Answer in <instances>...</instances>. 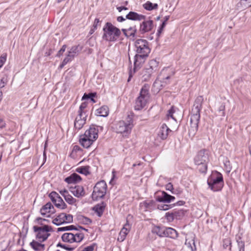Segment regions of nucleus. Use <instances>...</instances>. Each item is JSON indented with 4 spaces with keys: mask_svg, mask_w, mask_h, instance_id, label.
Instances as JSON below:
<instances>
[{
    "mask_svg": "<svg viewBox=\"0 0 251 251\" xmlns=\"http://www.w3.org/2000/svg\"><path fill=\"white\" fill-rule=\"evenodd\" d=\"M194 239V237L191 236L190 238H186L185 240V245L190 248L191 251H195L196 250Z\"/></svg>",
    "mask_w": 251,
    "mask_h": 251,
    "instance_id": "nucleus-29",
    "label": "nucleus"
},
{
    "mask_svg": "<svg viewBox=\"0 0 251 251\" xmlns=\"http://www.w3.org/2000/svg\"><path fill=\"white\" fill-rule=\"evenodd\" d=\"M95 247V244H93L89 246H88L85 248L81 251H93L94 250V248Z\"/></svg>",
    "mask_w": 251,
    "mask_h": 251,
    "instance_id": "nucleus-51",
    "label": "nucleus"
},
{
    "mask_svg": "<svg viewBox=\"0 0 251 251\" xmlns=\"http://www.w3.org/2000/svg\"><path fill=\"white\" fill-rule=\"evenodd\" d=\"M131 226L129 224L127 221L126 224L124 225L121 230L120 231L118 238V240L120 242H123L126 238V236L130 230Z\"/></svg>",
    "mask_w": 251,
    "mask_h": 251,
    "instance_id": "nucleus-16",
    "label": "nucleus"
},
{
    "mask_svg": "<svg viewBox=\"0 0 251 251\" xmlns=\"http://www.w3.org/2000/svg\"><path fill=\"white\" fill-rule=\"evenodd\" d=\"M79 50L78 46H73L68 51L67 55L65 58L68 59L69 62L71 61L78 54Z\"/></svg>",
    "mask_w": 251,
    "mask_h": 251,
    "instance_id": "nucleus-19",
    "label": "nucleus"
},
{
    "mask_svg": "<svg viewBox=\"0 0 251 251\" xmlns=\"http://www.w3.org/2000/svg\"><path fill=\"white\" fill-rule=\"evenodd\" d=\"M164 237H168L173 239H175L177 237V232L173 228L165 227Z\"/></svg>",
    "mask_w": 251,
    "mask_h": 251,
    "instance_id": "nucleus-24",
    "label": "nucleus"
},
{
    "mask_svg": "<svg viewBox=\"0 0 251 251\" xmlns=\"http://www.w3.org/2000/svg\"><path fill=\"white\" fill-rule=\"evenodd\" d=\"M74 242L79 243L84 238V234L81 233H74Z\"/></svg>",
    "mask_w": 251,
    "mask_h": 251,
    "instance_id": "nucleus-40",
    "label": "nucleus"
},
{
    "mask_svg": "<svg viewBox=\"0 0 251 251\" xmlns=\"http://www.w3.org/2000/svg\"><path fill=\"white\" fill-rule=\"evenodd\" d=\"M230 242L228 240H225L223 241V247L225 249H226L228 247L230 248Z\"/></svg>",
    "mask_w": 251,
    "mask_h": 251,
    "instance_id": "nucleus-53",
    "label": "nucleus"
},
{
    "mask_svg": "<svg viewBox=\"0 0 251 251\" xmlns=\"http://www.w3.org/2000/svg\"><path fill=\"white\" fill-rule=\"evenodd\" d=\"M238 9H244L251 6V0H241L237 4Z\"/></svg>",
    "mask_w": 251,
    "mask_h": 251,
    "instance_id": "nucleus-28",
    "label": "nucleus"
},
{
    "mask_svg": "<svg viewBox=\"0 0 251 251\" xmlns=\"http://www.w3.org/2000/svg\"><path fill=\"white\" fill-rule=\"evenodd\" d=\"M174 112H175V110L174 109V106H172L171 107V108L170 110H169L168 111V113L167 114V116L168 118L169 119L170 117L172 119L176 121V119L175 118V117L173 116V113Z\"/></svg>",
    "mask_w": 251,
    "mask_h": 251,
    "instance_id": "nucleus-46",
    "label": "nucleus"
},
{
    "mask_svg": "<svg viewBox=\"0 0 251 251\" xmlns=\"http://www.w3.org/2000/svg\"><path fill=\"white\" fill-rule=\"evenodd\" d=\"M203 102V98L201 96H198L195 100L190 115V127L189 130L190 134L195 135L198 129L200 111Z\"/></svg>",
    "mask_w": 251,
    "mask_h": 251,
    "instance_id": "nucleus-1",
    "label": "nucleus"
},
{
    "mask_svg": "<svg viewBox=\"0 0 251 251\" xmlns=\"http://www.w3.org/2000/svg\"><path fill=\"white\" fill-rule=\"evenodd\" d=\"M150 86L145 84L140 91V95L135 100L134 109L135 110H140L146 105L150 99Z\"/></svg>",
    "mask_w": 251,
    "mask_h": 251,
    "instance_id": "nucleus-5",
    "label": "nucleus"
},
{
    "mask_svg": "<svg viewBox=\"0 0 251 251\" xmlns=\"http://www.w3.org/2000/svg\"><path fill=\"white\" fill-rule=\"evenodd\" d=\"M171 207V205L168 204H161L158 206V208L161 210H167Z\"/></svg>",
    "mask_w": 251,
    "mask_h": 251,
    "instance_id": "nucleus-47",
    "label": "nucleus"
},
{
    "mask_svg": "<svg viewBox=\"0 0 251 251\" xmlns=\"http://www.w3.org/2000/svg\"><path fill=\"white\" fill-rule=\"evenodd\" d=\"M64 223H70L73 222V216L71 214H67L64 213Z\"/></svg>",
    "mask_w": 251,
    "mask_h": 251,
    "instance_id": "nucleus-42",
    "label": "nucleus"
},
{
    "mask_svg": "<svg viewBox=\"0 0 251 251\" xmlns=\"http://www.w3.org/2000/svg\"><path fill=\"white\" fill-rule=\"evenodd\" d=\"M165 86V83H162L161 81L157 78L153 84L152 90L157 94Z\"/></svg>",
    "mask_w": 251,
    "mask_h": 251,
    "instance_id": "nucleus-23",
    "label": "nucleus"
},
{
    "mask_svg": "<svg viewBox=\"0 0 251 251\" xmlns=\"http://www.w3.org/2000/svg\"><path fill=\"white\" fill-rule=\"evenodd\" d=\"M153 204L154 201H146L141 202L140 206L142 209L147 211L151 209Z\"/></svg>",
    "mask_w": 251,
    "mask_h": 251,
    "instance_id": "nucleus-27",
    "label": "nucleus"
},
{
    "mask_svg": "<svg viewBox=\"0 0 251 251\" xmlns=\"http://www.w3.org/2000/svg\"><path fill=\"white\" fill-rule=\"evenodd\" d=\"M100 21L99 19H97V18L95 19L94 24H93V27L94 28V29H96L97 28V27H98L99 24H100Z\"/></svg>",
    "mask_w": 251,
    "mask_h": 251,
    "instance_id": "nucleus-56",
    "label": "nucleus"
},
{
    "mask_svg": "<svg viewBox=\"0 0 251 251\" xmlns=\"http://www.w3.org/2000/svg\"><path fill=\"white\" fill-rule=\"evenodd\" d=\"M107 185L103 180L99 181L96 183L94 187L92 195V199L97 201L99 199L103 198L106 192Z\"/></svg>",
    "mask_w": 251,
    "mask_h": 251,
    "instance_id": "nucleus-9",
    "label": "nucleus"
},
{
    "mask_svg": "<svg viewBox=\"0 0 251 251\" xmlns=\"http://www.w3.org/2000/svg\"><path fill=\"white\" fill-rule=\"evenodd\" d=\"M174 214L173 212H167L165 214V217L169 222H172L175 219Z\"/></svg>",
    "mask_w": 251,
    "mask_h": 251,
    "instance_id": "nucleus-45",
    "label": "nucleus"
},
{
    "mask_svg": "<svg viewBox=\"0 0 251 251\" xmlns=\"http://www.w3.org/2000/svg\"><path fill=\"white\" fill-rule=\"evenodd\" d=\"M6 60V55L0 57V68L3 66Z\"/></svg>",
    "mask_w": 251,
    "mask_h": 251,
    "instance_id": "nucleus-52",
    "label": "nucleus"
},
{
    "mask_svg": "<svg viewBox=\"0 0 251 251\" xmlns=\"http://www.w3.org/2000/svg\"><path fill=\"white\" fill-rule=\"evenodd\" d=\"M149 42L144 39H138L135 43L136 49V54L149 55L151 50L149 48Z\"/></svg>",
    "mask_w": 251,
    "mask_h": 251,
    "instance_id": "nucleus-10",
    "label": "nucleus"
},
{
    "mask_svg": "<svg viewBox=\"0 0 251 251\" xmlns=\"http://www.w3.org/2000/svg\"><path fill=\"white\" fill-rule=\"evenodd\" d=\"M53 210L54 207L52 204L50 202H48L41 208L40 213L42 215L49 217L50 216V214H48L54 213Z\"/></svg>",
    "mask_w": 251,
    "mask_h": 251,
    "instance_id": "nucleus-14",
    "label": "nucleus"
},
{
    "mask_svg": "<svg viewBox=\"0 0 251 251\" xmlns=\"http://www.w3.org/2000/svg\"><path fill=\"white\" fill-rule=\"evenodd\" d=\"M152 74H153L149 71L148 69L145 68L142 71L141 74V78L143 81H148L151 77Z\"/></svg>",
    "mask_w": 251,
    "mask_h": 251,
    "instance_id": "nucleus-31",
    "label": "nucleus"
},
{
    "mask_svg": "<svg viewBox=\"0 0 251 251\" xmlns=\"http://www.w3.org/2000/svg\"><path fill=\"white\" fill-rule=\"evenodd\" d=\"M62 239L64 242L73 243L74 242V233H65L62 236Z\"/></svg>",
    "mask_w": 251,
    "mask_h": 251,
    "instance_id": "nucleus-30",
    "label": "nucleus"
},
{
    "mask_svg": "<svg viewBox=\"0 0 251 251\" xmlns=\"http://www.w3.org/2000/svg\"><path fill=\"white\" fill-rule=\"evenodd\" d=\"M105 205L103 203H102L100 204L96 205L94 208L93 209L95 211V212L97 214L98 216L100 217L104 210Z\"/></svg>",
    "mask_w": 251,
    "mask_h": 251,
    "instance_id": "nucleus-33",
    "label": "nucleus"
},
{
    "mask_svg": "<svg viewBox=\"0 0 251 251\" xmlns=\"http://www.w3.org/2000/svg\"><path fill=\"white\" fill-rule=\"evenodd\" d=\"M148 55H146L144 54H136L134 56V68L133 72L130 71L129 73V77L127 80V81L129 82L133 74L135 73V72L139 70L142 65L145 62L146 59H147Z\"/></svg>",
    "mask_w": 251,
    "mask_h": 251,
    "instance_id": "nucleus-11",
    "label": "nucleus"
},
{
    "mask_svg": "<svg viewBox=\"0 0 251 251\" xmlns=\"http://www.w3.org/2000/svg\"><path fill=\"white\" fill-rule=\"evenodd\" d=\"M57 247H60L68 251H73L76 248V247H70L68 246H65L64 245H62L60 243L57 245Z\"/></svg>",
    "mask_w": 251,
    "mask_h": 251,
    "instance_id": "nucleus-44",
    "label": "nucleus"
},
{
    "mask_svg": "<svg viewBox=\"0 0 251 251\" xmlns=\"http://www.w3.org/2000/svg\"><path fill=\"white\" fill-rule=\"evenodd\" d=\"M70 191L77 198H82L85 195L83 187L80 185H76L74 187L70 188Z\"/></svg>",
    "mask_w": 251,
    "mask_h": 251,
    "instance_id": "nucleus-17",
    "label": "nucleus"
},
{
    "mask_svg": "<svg viewBox=\"0 0 251 251\" xmlns=\"http://www.w3.org/2000/svg\"><path fill=\"white\" fill-rule=\"evenodd\" d=\"M122 31L126 36H132L134 37L135 35V33L137 31V29L135 25L131 26L128 27L127 29L123 28Z\"/></svg>",
    "mask_w": 251,
    "mask_h": 251,
    "instance_id": "nucleus-25",
    "label": "nucleus"
},
{
    "mask_svg": "<svg viewBox=\"0 0 251 251\" xmlns=\"http://www.w3.org/2000/svg\"><path fill=\"white\" fill-rule=\"evenodd\" d=\"M64 213H60L52 220V223L56 226H59L64 223Z\"/></svg>",
    "mask_w": 251,
    "mask_h": 251,
    "instance_id": "nucleus-35",
    "label": "nucleus"
},
{
    "mask_svg": "<svg viewBox=\"0 0 251 251\" xmlns=\"http://www.w3.org/2000/svg\"><path fill=\"white\" fill-rule=\"evenodd\" d=\"M165 227L155 226L153 228L152 231L160 237H164Z\"/></svg>",
    "mask_w": 251,
    "mask_h": 251,
    "instance_id": "nucleus-34",
    "label": "nucleus"
},
{
    "mask_svg": "<svg viewBox=\"0 0 251 251\" xmlns=\"http://www.w3.org/2000/svg\"><path fill=\"white\" fill-rule=\"evenodd\" d=\"M225 105L224 103H222L219 107L218 111L222 112V116L225 115Z\"/></svg>",
    "mask_w": 251,
    "mask_h": 251,
    "instance_id": "nucleus-55",
    "label": "nucleus"
},
{
    "mask_svg": "<svg viewBox=\"0 0 251 251\" xmlns=\"http://www.w3.org/2000/svg\"><path fill=\"white\" fill-rule=\"evenodd\" d=\"M207 184L213 191L216 192L221 190L224 186V181L222 174L218 173V176L216 177L213 176H211L207 179Z\"/></svg>",
    "mask_w": 251,
    "mask_h": 251,
    "instance_id": "nucleus-8",
    "label": "nucleus"
},
{
    "mask_svg": "<svg viewBox=\"0 0 251 251\" xmlns=\"http://www.w3.org/2000/svg\"><path fill=\"white\" fill-rule=\"evenodd\" d=\"M69 61L68 59L64 58L62 63L60 65V68H62L65 65H66Z\"/></svg>",
    "mask_w": 251,
    "mask_h": 251,
    "instance_id": "nucleus-61",
    "label": "nucleus"
},
{
    "mask_svg": "<svg viewBox=\"0 0 251 251\" xmlns=\"http://www.w3.org/2000/svg\"><path fill=\"white\" fill-rule=\"evenodd\" d=\"M66 47H67L66 45H63L61 49L58 51L56 56L58 57H60L61 55H62L63 53V52L65 51Z\"/></svg>",
    "mask_w": 251,
    "mask_h": 251,
    "instance_id": "nucleus-49",
    "label": "nucleus"
},
{
    "mask_svg": "<svg viewBox=\"0 0 251 251\" xmlns=\"http://www.w3.org/2000/svg\"><path fill=\"white\" fill-rule=\"evenodd\" d=\"M153 27V21L152 20H147L143 22L140 24L139 32L144 34L146 32L150 31Z\"/></svg>",
    "mask_w": 251,
    "mask_h": 251,
    "instance_id": "nucleus-13",
    "label": "nucleus"
},
{
    "mask_svg": "<svg viewBox=\"0 0 251 251\" xmlns=\"http://www.w3.org/2000/svg\"><path fill=\"white\" fill-rule=\"evenodd\" d=\"M126 18L133 21H141L145 19V16L135 12H130L126 15Z\"/></svg>",
    "mask_w": 251,
    "mask_h": 251,
    "instance_id": "nucleus-22",
    "label": "nucleus"
},
{
    "mask_svg": "<svg viewBox=\"0 0 251 251\" xmlns=\"http://www.w3.org/2000/svg\"><path fill=\"white\" fill-rule=\"evenodd\" d=\"M98 129L94 126H90L83 135L80 136L79 143L85 148H89L98 137Z\"/></svg>",
    "mask_w": 251,
    "mask_h": 251,
    "instance_id": "nucleus-2",
    "label": "nucleus"
},
{
    "mask_svg": "<svg viewBox=\"0 0 251 251\" xmlns=\"http://www.w3.org/2000/svg\"><path fill=\"white\" fill-rule=\"evenodd\" d=\"M126 19L122 16H119L117 18V20L119 22H122L125 21Z\"/></svg>",
    "mask_w": 251,
    "mask_h": 251,
    "instance_id": "nucleus-64",
    "label": "nucleus"
},
{
    "mask_svg": "<svg viewBox=\"0 0 251 251\" xmlns=\"http://www.w3.org/2000/svg\"><path fill=\"white\" fill-rule=\"evenodd\" d=\"M102 39L108 42H115L120 37V30L111 23L107 22L103 28Z\"/></svg>",
    "mask_w": 251,
    "mask_h": 251,
    "instance_id": "nucleus-3",
    "label": "nucleus"
},
{
    "mask_svg": "<svg viewBox=\"0 0 251 251\" xmlns=\"http://www.w3.org/2000/svg\"><path fill=\"white\" fill-rule=\"evenodd\" d=\"M49 197L56 207L61 209H65L67 207L66 204L56 192H51L49 195Z\"/></svg>",
    "mask_w": 251,
    "mask_h": 251,
    "instance_id": "nucleus-12",
    "label": "nucleus"
},
{
    "mask_svg": "<svg viewBox=\"0 0 251 251\" xmlns=\"http://www.w3.org/2000/svg\"><path fill=\"white\" fill-rule=\"evenodd\" d=\"M166 25V21H164L161 25H160L159 28L158 29L157 31V34L158 36H159L160 34L161 33L162 30H163L164 27H165Z\"/></svg>",
    "mask_w": 251,
    "mask_h": 251,
    "instance_id": "nucleus-50",
    "label": "nucleus"
},
{
    "mask_svg": "<svg viewBox=\"0 0 251 251\" xmlns=\"http://www.w3.org/2000/svg\"><path fill=\"white\" fill-rule=\"evenodd\" d=\"M68 230H69V226H68L59 227L57 229L58 231H68Z\"/></svg>",
    "mask_w": 251,
    "mask_h": 251,
    "instance_id": "nucleus-60",
    "label": "nucleus"
},
{
    "mask_svg": "<svg viewBox=\"0 0 251 251\" xmlns=\"http://www.w3.org/2000/svg\"><path fill=\"white\" fill-rule=\"evenodd\" d=\"M174 75V73L173 72H171L169 75L166 76H164V77L162 78V80H160L162 82V83H165V86L170 84V78Z\"/></svg>",
    "mask_w": 251,
    "mask_h": 251,
    "instance_id": "nucleus-39",
    "label": "nucleus"
},
{
    "mask_svg": "<svg viewBox=\"0 0 251 251\" xmlns=\"http://www.w3.org/2000/svg\"><path fill=\"white\" fill-rule=\"evenodd\" d=\"M143 6L146 10L149 11L157 9L158 7L157 3H152L149 1H148L144 3Z\"/></svg>",
    "mask_w": 251,
    "mask_h": 251,
    "instance_id": "nucleus-32",
    "label": "nucleus"
},
{
    "mask_svg": "<svg viewBox=\"0 0 251 251\" xmlns=\"http://www.w3.org/2000/svg\"><path fill=\"white\" fill-rule=\"evenodd\" d=\"M133 127V119L130 116H128L125 121H120L116 124L115 129L117 133L126 136L131 132Z\"/></svg>",
    "mask_w": 251,
    "mask_h": 251,
    "instance_id": "nucleus-6",
    "label": "nucleus"
},
{
    "mask_svg": "<svg viewBox=\"0 0 251 251\" xmlns=\"http://www.w3.org/2000/svg\"><path fill=\"white\" fill-rule=\"evenodd\" d=\"M87 106V103L84 102H82L79 106V110L78 111V114L83 115L86 114L85 108Z\"/></svg>",
    "mask_w": 251,
    "mask_h": 251,
    "instance_id": "nucleus-41",
    "label": "nucleus"
},
{
    "mask_svg": "<svg viewBox=\"0 0 251 251\" xmlns=\"http://www.w3.org/2000/svg\"><path fill=\"white\" fill-rule=\"evenodd\" d=\"M109 109L107 106L104 105L97 110V112L100 116L106 117L108 115Z\"/></svg>",
    "mask_w": 251,
    "mask_h": 251,
    "instance_id": "nucleus-36",
    "label": "nucleus"
},
{
    "mask_svg": "<svg viewBox=\"0 0 251 251\" xmlns=\"http://www.w3.org/2000/svg\"><path fill=\"white\" fill-rule=\"evenodd\" d=\"M59 193L63 197H64V196H66L69 194V192L68 191V190H67L65 189L60 190Z\"/></svg>",
    "mask_w": 251,
    "mask_h": 251,
    "instance_id": "nucleus-58",
    "label": "nucleus"
},
{
    "mask_svg": "<svg viewBox=\"0 0 251 251\" xmlns=\"http://www.w3.org/2000/svg\"><path fill=\"white\" fill-rule=\"evenodd\" d=\"M173 213H175V214H174V217L175 219H177L178 217L180 216V214L182 213V212H181V211H174V212H173Z\"/></svg>",
    "mask_w": 251,
    "mask_h": 251,
    "instance_id": "nucleus-62",
    "label": "nucleus"
},
{
    "mask_svg": "<svg viewBox=\"0 0 251 251\" xmlns=\"http://www.w3.org/2000/svg\"><path fill=\"white\" fill-rule=\"evenodd\" d=\"M158 62L155 60L152 59L149 61L148 65L146 68L153 74L158 70Z\"/></svg>",
    "mask_w": 251,
    "mask_h": 251,
    "instance_id": "nucleus-26",
    "label": "nucleus"
},
{
    "mask_svg": "<svg viewBox=\"0 0 251 251\" xmlns=\"http://www.w3.org/2000/svg\"><path fill=\"white\" fill-rule=\"evenodd\" d=\"M171 130L165 124H163L158 132V137L162 140H165L167 139L169 132H171Z\"/></svg>",
    "mask_w": 251,
    "mask_h": 251,
    "instance_id": "nucleus-18",
    "label": "nucleus"
},
{
    "mask_svg": "<svg viewBox=\"0 0 251 251\" xmlns=\"http://www.w3.org/2000/svg\"><path fill=\"white\" fill-rule=\"evenodd\" d=\"M65 200L67 202H68L69 204H74L76 201V199L74 198L71 195L67 194L64 197Z\"/></svg>",
    "mask_w": 251,
    "mask_h": 251,
    "instance_id": "nucleus-38",
    "label": "nucleus"
},
{
    "mask_svg": "<svg viewBox=\"0 0 251 251\" xmlns=\"http://www.w3.org/2000/svg\"><path fill=\"white\" fill-rule=\"evenodd\" d=\"M208 161V151L205 149L200 151L194 158V162L198 166L199 172L201 173L206 172Z\"/></svg>",
    "mask_w": 251,
    "mask_h": 251,
    "instance_id": "nucleus-4",
    "label": "nucleus"
},
{
    "mask_svg": "<svg viewBox=\"0 0 251 251\" xmlns=\"http://www.w3.org/2000/svg\"><path fill=\"white\" fill-rule=\"evenodd\" d=\"M89 168L90 167L88 166L79 167L76 169V172L86 176L90 174Z\"/></svg>",
    "mask_w": 251,
    "mask_h": 251,
    "instance_id": "nucleus-37",
    "label": "nucleus"
},
{
    "mask_svg": "<svg viewBox=\"0 0 251 251\" xmlns=\"http://www.w3.org/2000/svg\"><path fill=\"white\" fill-rule=\"evenodd\" d=\"M33 229L36 233V239L40 242L46 241L50 235L49 232L52 231L51 227L48 225L41 226H34Z\"/></svg>",
    "mask_w": 251,
    "mask_h": 251,
    "instance_id": "nucleus-7",
    "label": "nucleus"
},
{
    "mask_svg": "<svg viewBox=\"0 0 251 251\" xmlns=\"http://www.w3.org/2000/svg\"><path fill=\"white\" fill-rule=\"evenodd\" d=\"M86 118L87 115L86 114H83V115L78 114L74 123L75 128L78 129L81 128L85 124Z\"/></svg>",
    "mask_w": 251,
    "mask_h": 251,
    "instance_id": "nucleus-15",
    "label": "nucleus"
},
{
    "mask_svg": "<svg viewBox=\"0 0 251 251\" xmlns=\"http://www.w3.org/2000/svg\"><path fill=\"white\" fill-rule=\"evenodd\" d=\"M6 123L5 121L2 119L0 118V128H3L5 126Z\"/></svg>",
    "mask_w": 251,
    "mask_h": 251,
    "instance_id": "nucleus-59",
    "label": "nucleus"
},
{
    "mask_svg": "<svg viewBox=\"0 0 251 251\" xmlns=\"http://www.w3.org/2000/svg\"><path fill=\"white\" fill-rule=\"evenodd\" d=\"M81 180L80 176L76 173H73L65 179V181L68 184L75 183Z\"/></svg>",
    "mask_w": 251,
    "mask_h": 251,
    "instance_id": "nucleus-21",
    "label": "nucleus"
},
{
    "mask_svg": "<svg viewBox=\"0 0 251 251\" xmlns=\"http://www.w3.org/2000/svg\"><path fill=\"white\" fill-rule=\"evenodd\" d=\"M80 219L81 222L84 224L88 225L91 223V220L89 218L86 217L82 216Z\"/></svg>",
    "mask_w": 251,
    "mask_h": 251,
    "instance_id": "nucleus-48",
    "label": "nucleus"
},
{
    "mask_svg": "<svg viewBox=\"0 0 251 251\" xmlns=\"http://www.w3.org/2000/svg\"><path fill=\"white\" fill-rule=\"evenodd\" d=\"M166 189L168 191H171L172 193L174 189L173 185L171 183H168L166 185Z\"/></svg>",
    "mask_w": 251,
    "mask_h": 251,
    "instance_id": "nucleus-54",
    "label": "nucleus"
},
{
    "mask_svg": "<svg viewBox=\"0 0 251 251\" xmlns=\"http://www.w3.org/2000/svg\"><path fill=\"white\" fill-rule=\"evenodd\" d=\"M161 193L162 195L161 196L157 197L156 199L157 201L159 202L169 203L175 199V197L169 195L164 191H162Z\"/></svg>",
    "mask_w": 251,
    "mask_h": 251,
    "instance_id": "nucleus-20",
    "label": "nucleus"
},
{
    "mask_svg": "<svg viewBox=\"0 0 251 251\" xmlns=\"http://www.w3.org/2000/svg\"><path fill=\"white\" fill-rule=\"evenodd\" d=\"M30 246L35 251H40V248L39 247V242L33 240L30 243Z\"/></svg>",
    "mask_w": 251,
    "mask_h": 251,
    "instance_id": "nucleus-43",
    "label": "nucleus"
},
{
    "mask_svg": "<svg viewBox=\"0 0 251 251\" xmlns=\"http://www.w3.org/2000/svg\"><path fill=\"white\" fill-rule=\"evenodd\" d=\"M36 221H37L38 224H40L41 225H43L42 223V221H46L47 220H46L45 219H43L42 218H37L36 219Z\"/></svg>",
    "mask_w": 251,
    "mask_h": 251,
    "instance_id": "nucleus-63",
    "label": "nucleus"
},
{
    "mask_svg": "<svg viewBox=\"0 0 251 251\" xmlns=\"http://www.w3.org/2000/svg\"><path fill=\"white\" fill-rule=\"evenodd\" d=\"M6 83V79L4 78H2L0 81V88L4 87Z\"/></svg>",
    "mask_w": 251,
    "mask_h": 251,
    "instance_id": "nucleus-57",
    "label": "nucleus"
}]
</instances>
